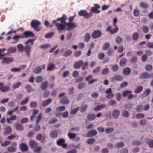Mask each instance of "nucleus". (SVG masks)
Here are the masks:
<instances>
[{"instance_id":"nucleus-21","label":"nucleus","mask_w":153,"mask_h":153,"mask_svg":"<svg viewBox=\"0 0 153 153\" xmlns=\"http://www.w3.org/2000/svg\"><path fill=\"white\" fill-rule=\"evenodd\" d=\"M120 111L118 110H114L112 114L113 117L115 119H117L120 115Z\"/></svg>"},{"instance_id":"nucleus-36","label":"nucleus","mask_w":153,"mask_h":153,"mask_svg":"<svg viewBox=\"0 0 153 153\" xmlns=\"http://www.w3.org/2000/svg\"><path fill=\"white\" fill-rule=\"evenodd\" d=\"M42 69L39 66L36 67L33 70V72L36 74H38L41 72Z\"/></svg>"},{"instance_id":"nucleus-42","label":"nucleus","mask_w":153,"mask_h":153,"mask_svg":"<svg viewBox=\"0 0 153 153\" xmlns=\"http://www.w3.org/2000/svg\"><path fill=\"white\" fill-rule=\"evenodd\" d=\"M7 150L10 152L12 153L16 151V148L15 147L10 146L8 148Z\"/></svg>"},{"instance_id":"nucleus-16","label":"nucleus","mask_w":153,"mask_h":153,"mask_svg":"<svg viewBox=\"0 0 153 153\" xmlns=\"http://www.w3.org/2000/svg\"><path fill=\"white\" fill-rule=\"evenodd\" d=\"M140 78L142 79H149V74L147 72L142 73L140 74Z\"/></svg>"},{"instance_id":"nucleus-4","label":"nucleus","mask_w":153,"mask_h":153,"mask_svg":"<svg viewBox=\"0 0 153 153\" xmlns=\"http://www.w3.org/2000/svg\"><path fill=\"white\" fill-rule=\"evenodd\" d=\"M78 15L80 16H83L85 19H89L92 16L93 14L91 13H88L86 10H82L79 12Z\"/></svg>"},{"instance_id":"nucleus-34","label":"nucleus","mask_w":153,"mask_h":153,"mask_svg":"<svg viewBox=\"0 0 153 153\" xmlns=\"http://www.w3.org/2000/svg\"><path fill=\"white\" fill-rule=\"evenodd\" d=\"M72 51L70 50H67L64 52L63 56L65 57H67L71 55Z\"/></svg>"},{"instance_id":"nucleus-45","label":"nucleus","mask_w":153,"mask_h":153,"mask_svg":"<svg viewBox=\"0 0 153 153\" xmlns=\"http://www.w3.org/2000/svg\"><path fill=\"white\" fill-rule=\"evenodd\" d=\"M82 54V52L78 50L75 51L74 53V56L76 58L80 56Z\"/></svg>"},{"instance_id":"nucleus-26","label":"nucleus","mask_w":153,"mask_h":153,"mask_svg":"<svg viewBox=\"0 0 153 153\" xmlns=\"http://www.w3.org/2000/svg\"><path fill=\"white\" fill-rule=\"evenodd\" d=\"M48 85V82L47 81L44 82L42 83L41 86V89L42 90H46Z\"/></svg>"},{"instance_id":"nucleus-29","label":"nucleus","mask_w":153,"mask_h":153,"mask_svg":"<svg viewBox=\"0 0 153 153\" xmlns=\"http://www.w3.org/2000/svg\"><path fill=\"white\" fill-rule=\"evenodd\" d=\"M95 115L94 114H88L87 117V119L89 121H92L95 118Z\"/></svg>"},{"instance_id":"nucleus-27","label":"nucleus","mask_w":153,"mask_h":153,"mask_svg":"<svg viewBox=\"0 0 153 153\" xmlns=\"http://www.w3.org/2000/svg\"><path fill=\"white\" fill-rule=\"evenodd\" d=\"M143 89L142 86L140 85L137 87L135 89L134 92L136 94H139L140 93Z\"/></svg>"},{"instance_id":"nucleus-59","label":"nucleus","mask_w":153,"mask_h":153,"mask_svg":"<svg viewBox=\"0 0 153 153\" xmlns=\"http://www.w3.org/2000/svg\"><path fill=\"white\" fill-rule=\"evenodd\" d=\"M50 47L51 45H50L49 44H46L41 45L40 47L42 49L45 50L47 49L48 48Z\"/></svg>"},{"instance_id":"nucleus-40","label":"nucleus","mask_w":153,"mask_h":153,"mask_svg":"<svg viewBox=\"0 0 153 153\" xmlns=\"http://www.w3.org/2000/svg\"><path fill=\"white\" fill-rule=\"evenodd\" d=\"M7 51L9 53H14L16 52V49L15 47H9L7 49Z\"/></svg>"},{"instance_id":"nucleus-30","label":"nucleus","mask_w":153,"mask_h":153,"mask_svg":"<svg viewBox=\"0 0 153 153\" xmlns=\"http://www.w3.org/2000/svg\"><path fill=\"white\" fill-rule=\"evenodd\" d=\"M127 61L125 58H123L121 59L120 61V65L121 66H124L126 65L127 64Z\"/></svg>"},{"instance_id":"nucleus-9","label":"nucleus","mask_w":153,"mask_h":153,"mask_svg":"<svg viewBox=\"0 0 153 153\" xmlns=\"http://www.w3.org/2000/svg\"><path fill=\"white\" fill-rule=\"evenodd\" d=\"M83 63L82 60H80L76 62L73 65V67L75 69H78L81 67Z\"/></svg>"},{"instance_id":"nucleus-64","label":"nucleus","mask_w":153,"mask_h":153,"mask_svg":"<svg viewBox=\"0 0 153 153\" xmlns=\"http://www.w3.org/2000/svg\"><path fill=\"white\" fill-rule=\"evenodd\" d=\"M58 121V120L57 119L53 118H52L49 122V124H51L56 123Z\"/></svg>"},{"instance_id":"nucleus-63","label":"nucleus","mask_w":153,"mask_h":153,"mask_svg":"<svg viewBox=\"0 0 153 153\" xmlns=\"http://www.w3.org/2000/svg\"><path fill=\"white\" fill-rule=\"evenodd\" d=\"M132 91L129 90H126L123 91V96L124 97H126L127 95L131 94Z\"/></svg>"},{"instance_id":"nucleus-49","label":"nucleus","mask_w":153,"mask_h":153,"mask_svg":"<svg viewBox=\"0 0 153 153\" xmlns=\"http://www.w3.org/2000/svg\"><path fill=\"white\" fill-rule=\"evenodd\" d=\"M91 12H94L96 14H98L100 12L99 10H98L97 9L95 8L94 7H91Z\"/></svg>"},{"instance_id":"nucleus-46","label":"nucleus","mask_w":153,"mask_h":153,"mask_svg":"<svg viewBox=\"0 0 153 153\" xmlns=\"http://www.w3.org/2000/svg\"><path fill=\"white\" fill-rule=\"evenodd\" d=\"M117 102L114 100H110L108 102V104L109 105L113 106L116 105Z\"/></svg>"},{"instance_id":"nucleus-24","label":"nucleus","mask_w":153,"mask_h":153,"mask_svg":"<svg viewBox=\"0 0 153 153\" xmlns=\"http://www.w3.org/2000/svg\"><path fill=\"white\" fill-rule=\"evenodd\" d=\"M146 142L149 148H153V140L148 138L146 140Z\"/></svg>"},{"instance_id":"nucleus-38","label":"nucleus","mask_w":153,"mask_h":153,"mask_svg":"<svg viewBox=\"0 0 153 153\" xmlns=\"http://www.w3.org/2000/svg\"><path fill=\"white\" fill-rule=\"evenodd\" d=\"M7 138L8 140H11L15 138L17 139L19 138V136L16 134H13L7 137Z\"/></svg>"},{"instance_id":"nucleus-52","label":"nucleus","mask_w":153,"mask_h":153,"mask_svg":"<svg viewBox=\"0 0 153 153\" xmlns=\"http://www.w3.org/2000/svg\"><path fill=\"white\" fill-rule=\"evenodd\" d=\"M118 69V66L117 65H114L111 67V70L114 72L117 71Z\"/></svg>"},{"instance_id":"nucleus-57","label":"nucleus","mask_w":153,"mask_h":153,"mask_svg":"<svg viewBox=\"0 0 153 153\" xmlns=\"http://www.w3.org/2000/svg\"><path fill=\"white\" fill-rule=\"evenodd\" d=\"M110 46V44L108 43H105L102 47L103 50L105 51L107 50Z\"/></svg>"},{"instance_id":"nucleus-3","label":"nucleus","mask_w":153,"mask_h":153,"mask_svg":"<svg viewBox=\"0 0 153 153\" xmlns=\"http://www.w3.org/2000/svg\"><path fill=\"white\" fill-rule=\"evenodd\" d=\"M40 24L39 21L36 20H33L31 23L32 27L36 31H39L41 30V28L39 27Z\"/></svg>"},{"instance_id":"nucleus-43","label":"nucleus","mask_w":153,"mask_h":153,"mask_svg":"<svg viewBox=\"0 0 153 153\" xmlns=\"http://www.w3.org/2000/svg\"><path fill=\"white\" fill-rule=\"evenodd\" d=\"M65 109V107L63 106L58 107L56 108V110L57 112L62 111Z\"/></svg>"},{"instance_id":"nucleus-61","label":"nucleus","mask_w":153,"mask_h":153,"mask_svg":"<svg viewBox=\"0 0 153 153\" xmlns=\"http://www.w3.org/2000/svg\"><path fill=\"white\" fill-rule=\"evenodd\" d=\"M151 92V90L149 89H147L145 91L143 94L145 97H147Z\"/></svg>"},{"instance_id":"nucleus-47","label":"nucleus","mask_w":153,"mask_h":153,"mask_svg":"<svg viewBox=\"0 0 153 153\" xmlns=\"http://www.w3.org/2000/svg\"><path fill=\"white\" fill-rule=\"evenodd\" d=\"M124 146V143L123 142H118L115 145L116 147L120 148Z\"/></svg>"},{"instance_id":"nucleus-1","label":"nucleus","mask_w":153,"mask_h":153,"mask_svg":"<svg viewBox=\"0 0 153 153\" xmlns=\"http://www.w3.org/2000/svg\"><path fill=\"white\" fill-rule=\"evenodd\" d=\"M67 18L65 14H63L61 17L58 18L56 19L53 20L52 23L55 25L57 30L60 31L65 30V27L63 23L66 22Z\"/></svg>"},{"instance_id":"nucleus-15","label":"nucleus","mask_w":153,"mask_h":153,"mask_svg":"<svg viewBox=\"0 0 153 153\" xmlns=\"http://www.w3.org/2000/svg\"><path fill=\"white\" fill-rule=\"evenodd\" d=\"M123 79V78L120 75H116L114 76L111 79L112 82H114L115 81H121Z\"/></svg>"},{"instance_id":"nucleus-35","label":"nucleus","mask_w":153,"mask_h":153,"mask_svg":"<svg viewBox=\"0 0 153 153\" xmlns=\"http://www.w3.org/2000/svg\"><path fill=\"white\" fill-rule=\"evenodd\" d=\"M76 27L77 26L75 25L74 23L70 22L69 25L66 29V30H70Z\"/></svg>"},{"instance_id":"nucleus-20","label":"nucleus","mask_w":153,"mask_h":153,"mask_svg":"<svg viewBox=\"0 0 153 153\" xmlns=\"http://www.w3.org/2000/svg\"><path fill=\"white\" fill-rule=\"evenodd\" d=\"M61 103L64 105H67L69 102V100L67 98V97H65L62 98L60 101Z\"/></svg>"},{"instance_id":"nucleus-51","label":"nucleus","mask_w":153,"mask_h":153,"mask_svg":"<svg viewBox=\"0 0 153 153\" xmlns=\"http://www.w3.org/2000/svg\"><path fill=\"white\" fill-rule=\"evenodd\" d=\"M43 80V78L42 76H37L36 79V83H39L41 82Z\"/></svg>"},{"instance_id":"nucleus-18","label":"nucleus","mask_w":153,"mask_h":153,"mask_svg":"<svg viewBox=\"0 0 153 153\" xmlns=\"http://www.w3.org/2000/svg\"><path fill=\"white\" fill-rule=\"evenodd\" d=\"M55 69V65L51 63H50L47 65V69L50 71L54 70Z\"/></svg>"},{"instance_id":"nucleus-10","label":"nucleus","mask_w":153,"mask_h":153,"mask_svg":"<svg viewBox=\"0 0 153 153\" xmlns=\"http://www.w3.org/2000/svg\"><path fill=\"white\" fill-rule=\"evenodd\" d=\"M97 134V132L95 130H91L86 133V137H93L96 135Z\"/></svg>"},{"instance_id":"nucleus-41","label":"nucleus","mask_w":153,"mask_h":153,"mask_svg":"<svg viewBox=\"0 0 153 153\" xmlns=\"http://www.w3.org/2000/svg\"><path fill=\"white\" fill-rule=\"evenodd\" d=\"M44 25L48 28H51L53 27V25H55L53 24V23L52 24H51L48 21L46 20L44 22Z\"/></svg>"},{"instance_id":"nucleus-56","label":"nucleus","mask_w":153,"mask_h":153,"mask_svg":"<svg viewBox=\"0 0 153 153\" xmlns=\"http://www.w3.org/2000/svg\"><path fill=\"white\" fill-rule=\"evenodd\" d=\"M42 150V148L40 146H37L34 148V152L36 153H40V151Z\"/></svg>"},{"instance_id":"nucleus-8","label":"nucleus","mask_w":153,"mask_h":153,"mask_svg":"<svg viewBox=\"0 0 153 153\" xmlns=\"http://www.w3.org/2000/svg\"><path fill=\"white\" fill-rule=\"evenodd\" d=\"M9 86L4 85L2 82H0V90L2 92H5L10 90Z\"/></svg>"},{"instance_id":"nucleus-53","label":"nucleus","mask_w":153,"mask_h":153,"mask_svg":"<svg viewBox=\"0 0 153 153\" xmlns=\"http://www.w3.org/2000/svg\"><path fill=\"white\" fill-rule=\"evenodd\" d=\"M17 48L19 51L20 52H22L24 49V47L23 46L22 44H18L17 45Z\"/></svg>"},{"instance_id":"nucleus-58","label":"nucleus","mask_w":153,"mask_h":153,"mask_svg":"<svg viewBox=\"0 0 153 153\" xmlns=\"http://www.w3.org/2000/svg\"><path fill=\"white\" fill-rule=\"evenodd\" d=\"M140 6L141 7L144 8H148V5L147 4L144 2H141L140 4Z\"/></svg>"},{"instance_id":"nucleus-11","label":"nucleus","mask_w":153,"mask_h":153,"mask_svg":"<svg viewBox=\"0 0 153 153\" xmlns=\"http://www.w3.org/2000/svg\"><path fill=\"white\" fill-rule=\"evenodd\" d=\"M12 131V129L10 126H6L4 128L3 134L4 135L10 134H11Z\"/></svg>"},{"instance_id":"nucleus-54","label":"nucleus","mask_w":153,"mask_h":153,"mask_svg":"<svg viewBox=\"0 0 153 153\" xmlns=\"http://www.w3.org/2000/svg\"><path fill=\"white\" fill-rule=\"evenodd\" d=\"M114 130V128L113 127H110L106 128L105 130V132L106 134H109L113 132Z\"/></svg>"},{"instance_id":"nucleus-17","label":"nucleus","mask_w":153,"mask_h":153,"mask_svg":"<svg viewBox=\"0 0 153 153\" xmlns=\"http://www.w3.org/2000/svg\"><path fill=\"white\" fill-rule=\"evenodd\" d=\"M14 127L16 130L19 131H22L24 129L22 125L18 123H17L15 124Z\"/></svg>"},{"instance_id":"nucleus-22","label":"nucleus","mask_w":153,"mask_h":153,"mask_svg":"<svg viewBox=\"0 0 153 153\" xmlns=\"http://www.w3.org/2000/svg\"><path fill=\"white\" fill-rule=\"evenodd\" d=\"M13 61V59L11 58H4L2 62V63L8 64Z\"/></svg>"},{"instance_id":"nucleus-5","label":"nucleus","mask_w":153,"mask_h":153,"mask_svg":"<svg viewBox=\"0 0 153 153\" xmlns=\"http://www.w3.org/2000/svg\"><path fill=\"white\" fill-rule=\"evenodd\" d=\"M65 140L63 138H60L57 141V145L59 146H61L63 148H65L67 147V145L65 143Z\"/></svg>"},{"instance_id":"nucleus-7","label":"nucleus","mask_w":153,"mask_h":153,"mask_svg":"<svg viewBox=\"0 0 153 153\" xmlns=\"http://www.w3.org/2000/svg\"><path fill=\"white\" fill-rule=\"evenodd\" d=\"M102 35V32L99 30L94 31L92 34V37L93 39H96L100 37Z\"/></svg>"},{"instance_id":"nucleus-2","label":"nucleus","mask_w":153,"mask_h":153,"mask_svg":"<svg viewBox=\"0 0 153 153\" xmlns=\"http://www.w3.org/2000/svg\"><path fill=\"white\" fill-rule=\"evenodd\" d=\"M33 40L30 39L26 42V46L25 47L24 50L26 54L28 57H30V56L32 49L31 46L33 45Z\"/></svg>"},{"instance_id":"nucleus-19","label":"nucleus","mask_w":153,"mask_h":153,"mask_svg":"<svg viewBox=\"0 0 153 153\" xmlns=\"http://www.w3.org/2000/svg\"><path fill=\"white\" fill-rule=\"evenodd\" d=\"M52 101V99H48L43 101L42 103V106L43 107H45L51 103Z\"/></svg>"},{"instance_id":"nucleus-28","label":"nucleus","mask_w":153,"mask_h":153,"mask_svg":"<svg viewBox=\"0 0 153 153\" xmlns=\"http://www.w3.org/2000/svg\"><path fill=\"white\" fill-rule=\"evenodd\" d=\"M50 136L53 138L56 137L58 136L57 132L56 130L51 131L50 133Z\"/></svg>"},{"instance_id":"nucleus-32","label":"nucleus","mask_w":153,"mask_h":153,"mask_svg":"<svg viewBox=\"0 0 153 153\" xmlns=\"http://www.w3.org/2000/svg\"><path fill=\"white\" fill-rule=\"evenodd\" d=\"M88 107V105L87 104L82 105L80 107V111L81 113L85 112L87 109Z\"/></svg>"},{"instance_id":"nucleus-31","label":"nucleus","mask_w":153,"mask_h":153,"mask_svg":"<svg viewBox=\"0 0 153 153\" xmlns=\"http://www.w3.org/2000/svg\"><path fill=\"white\" fill-rule=\"evenodd\" d=\"M20 38H24L23 35H18L15 36L13 37V40L15 41V43H17L18 42L19 39Z\"/></svg>"},{"instance_id":"nucleus-39","label":"nucleus","mask_w":153,"mask_h":153,"mask_svg":"<svg viewBox=\"0 0 153 153\" xmlns=\"http://www.w3.org/2000/svg\"><path fill=\"white\" fill-rule=\"evenodd\" d=\"M122 116L125 118H128L129 116V114L128 111L126 110H123L122 113Z\"/></svg>"},{"instance_id":"nucleus-44","label":"nucleus","mask_w":153,"mask_h":153,"mask_svg":"<svg viewBox=\"0 0 153 153\" xmlns=\"http://www.w3.org/2000/svg\"><path fill=\"white\" fill-rule=\"evenodd\" d=\"M29 98L26 97L23 99L20 102V104L21 105H24L27 104L28 102Z\"/></svg>"},{"instance_id":"nucleus-25","label":"nucleus","mask_w":153,"mask_h":153,"mask_svg":"<svg viewBox=\"0 0 153 153\" xmlns=\"http://www.w3.org/2000/svg\"><path fill=\"white\" fill-rule=\"evenodd\" d=\"M29 144L30 147L34 149L38 145V143L34 140L30 141Z\"/></svg>"},{"instance_id":"nucleus-12","label":"nucleus","mask_w":153,"mask_h":153,"mask_svg":"<svg viewBox=\"0 0 153 153\" xmlns=\"http://www.w3.org/2000/svg\"><path fill=\"white\" fill-rule=\"evenodd\" d=\"M23 37L25 38H27L28 37H34V34L30 31H25L23 34Z\"/></svg>"},{"instance_id":"nucleus-33","label":"nucleus","mask_w":153,"mask_h":153,"mask_svg":"<svg viewBox=\"0 0 153 153\" xmlns=\"http://www.w3.org/2000/svg\"><path fill=\"white\" fill-rule=\"evenodd\" d=\"M91 36L90 34L88 33H86L84 36V40L86 42H88L90 39Z\"/></svg>"},{"instance_id":"nucleus-50","label":"nucleus","mask_w":153,"mask_h":153,"mask_svg":"<svg viewBox=\"0 0 153 153\" xmlns=\"http://www.w3.org/2000/svg\"><path fill=\"white\" fill-rule=\"evenodd\" d=\"M68 136L70 139H73L76 137V134L75 133H69L68 134Z\"/></svg>"},{"instance_id":"nucleus-62","label":"nucleus","mask_w":153,"mask_h":153,"mask_svg":"<svg viewBox=\"0 0 153 153\" xmlns=\"http://www.w3.org/2000/svg\"><path fill=\"white\" fill-rule=\"evenodd\" d=\"M145 68L146 71H151L152 68V66L150 64H147L145 66Z\"/></svg>"},{"instance_id":"nucleus-37","label":"nucleus","mask_w":153,"mask_h":153,"mask_svg":"<svg viewBox=\"0 0 153 153\" xmlns=\"http://www.w3.org/2000/svg\"><path fill=\"white\" fill-rule=\"evenodd\" d=\"M139 37V34L137 32L134 33L132 36V39L134 41H137Z\"/></svg>"},{"instance_id":"nucleus-55","label":"nucleus","mask_w":153,"mask_h":153,"mask_svg":"<svg viewBox=\"0 0 153 153\" xmlns=\"http://www.w3.org/2000/svg\"><path fill=\"white\" fill-rule=\"evenodd\" d=\"M54 34V33L52 32L50 33H48L47 34L45 35V38H50L52 37L53 36Z\"/></svg>"},{"instance_id":"nucleus-6","label":"nucleus","mask_w":153,"mask_h":153,"mask_svg":"<svg viewBox=\"0 0 153 153\" xmlns=\"http://www.w3.org/2000/svg\"><path fill=\"white\" fill-rule=\"evenodd\" d=\"M115 27L114 28L111 30V29L112 27L110 25L107 27L106 29V31H107L109 32L110 34H113L116 33L119 30V28L117 26Z\"/></svg>"},{"instance_id":"nucleus-48","label":"nucleus","mask_w":153,"mask_h":153,"mask_svg":"<svg viewBox=\"0 0 153 153\" xmlns=\"http://www.w3.org/2000/svg\"><path fill=\"white\" fill-rule=\"evenodd\" d=\"M116 42L118 44H120L122 43L123 39L120 37H117L115 40Z\"/></svg>"},{"instance_id":"nucleus-60","label":"nucleus","mask_w":153,"mask_h":153,"mask_svg":"<svg viewBox=\"0 0 153 153\" xmlns=\"http://www.w3.org/2000/svg\"><path fill=\"white\" fill-rule=\"evenodd\" d=\"M37 105V103L35 101H32L30 103V106L31 108H35Z\"/></svg>"},{"instance_id":"nucleus-23","label":"nucleus","mask_w":153,"mask_h":153,"mask_svg":"<svg viewBox=\"0 0 153 153\" xmlns=\"http://www.w3.org/2000/svg\"><path fill=\"white\" fill-rule=\"evenodd\" d=\"M131 72L130 69L128 67H126L124 68L123 70V74L125 75H129Z\"/></svg>"},{"instance_id":"nucleus-14","label":"nucleus","mask_w":153,"mask_h":153,"mask_svg":"<svg viewBox=\"0 0 153 153\" xmlns=\"http://www.w3.org/2000/svg\"><path fill=\"white\" fill-rule=\"evenodd\" d=\"M20 148L21 150L23 152L27 151L28 150V147L25 143H22L20 144Z\"/></svg>"},{"instance_id":"nucleus-13","label":"nucleus","mask_w":153,"mask_h":153,"mask_svg":"<svg viewBox=\"0 0 153 153\" xmlns=\"http://www.w3.org/2000/svg\"><path fill=\"white\" fill-rule=\"evenodd\" d=\"M105 107L106 105L104 104L99 105L94 108V110L95 111H97L104 108Z\"/></svg>"}]
</instances>
